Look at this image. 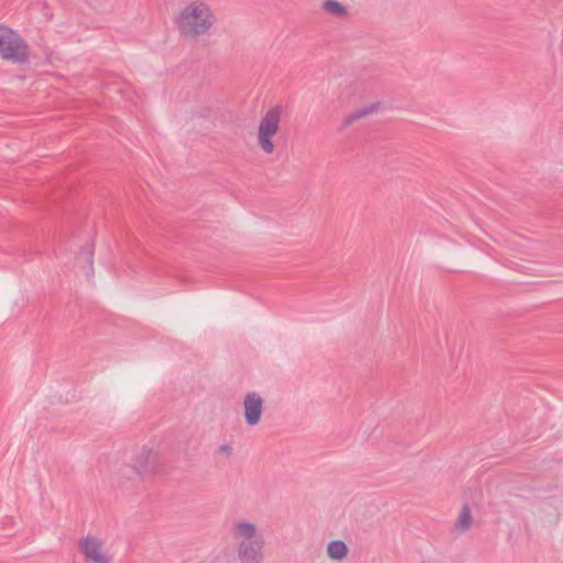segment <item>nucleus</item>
I'll return each mask as SVG.
<instances>
[{"label":"nucleus","mask_w":563,"mask_h":563,"mask_svg":"<svg viewBox=\"0 0 563 563\" xmlns=\"http://www.w3.org/2000/svg\"><path fill=\"white\" fill-rule=\"evenodd\" d=\"M232 538L236 543V556L240 563H262L265 539L255 523L247 520L233 522Z\"/></svg>","instance_id":"f257e3e1"},{"label":"nucleus","mask_w":563,"mask_h":563,"mask_svg":"<svg viewBox=\"0 0 563 563\" xmlns=\"http://www.w3.org/2000/svg\"><path fill=\"white\" fill-rule=\"evenodd\" d=\"M214 23L216 16L210 5L202 0L188 3L177 18L180 33L190 37L207 34Z\"/></svg>","instance_id":"f03ea898"},{"label":"nucleus","mask_w":563,"mask_h":563,"mask_svg":"<svg viewBox=\"0 0 563 563\" xmlns=\"http://www.w3.org/2000/svg\"><path fill=\"white\" fill-rule=\"evenodd\" d=\"M283 111V106L277 104L271 108L260 121L257 142L265 154H272L275 151L273 137L279 130Z\"/></svg>","instance_id":"7ed1b4c3"},{"label":"nucleus","mask_w":563,"mask_h":563,"mask_svg":"<svg viewBox=\"0 0 563 563\" xmlns=\"http://www.w3.org/2000/svg\"><path fill=\"white\" fill-rule=\"evenodd\" d=\"M0 56L16 63L25 62L29 56V47L23 38L3 25H0Z\"/></svg>","instance_id":"20e7f679"},{"label":"nucleus","mask_w":563,"mask_h":563,"mask_svg":"<svg viewBox=\"0 0 563 563\" xmlns=\"http://www.w3.org/2000/svg\"><path fill=\"white\" fill-rule=\"evenodd\" d=\"M244 418L247 426H256L264 411V399L255 391L247 393L243 399Z\"/></svg>","instance_id":"39448f33"},{"label":"nucleus","mask_w":563,"mask_h":563,"mask_svg":"<svg viewBox=\"0 0 563 563\" xmlns=\"http://www.w3.org/2000/svg\"><path fill=\"white\" fill-rule=\"evenodd\" d=\"M85 560L92 563H108V556L102 552L101 543L92 537H87L79 543Z\"/></svg>","instance_id":"423d86ee"},{"label":"nucleus","mask_w":563,"mask_h":563,"mask_svg":"<svg viewBox=\"0 0 563 563\" xmlns=\"http://www.w3.org/2000/svg\"><path fill=\"white\" fill-rule=\"evenodd\" d=\"M158 461L157 452L153 450H143L136 459L133 468L137 474H143L155 468Z\"/></svg>","instance_id":"0eeeda50"},{"label":"nucleus","mask_w":563,"mask_h":563,"mask_svg":"<svg viewBox=\"0 0 563 563\" xmlns=\"http://www.w3.org/2000/svg\"><path fill=\"white\" fill-rule=\"evenodd\" d=\"M327 552L330 559L341 561L347 554V547L343 541L334 540L328 544Z\"/></svg>","instance_id":"6e6552de"},{"label":"nucleus","mask_w":563,"mask_h":563,"mask_svg":"<svg viewBox=\"0 0 563 563\" xmlns=\"http://www.w3.org/2000/svg\"><path fill=\"white\" fill-rule=\"evenodd\" d=\"M472 515H471V510H470V507L467 505H465L461 511H460V515L455 521V529L460 532H465L467 531L471 526H472Z\"/></svg>","instance_id":"1a4fd4ad"},{"label":"nucleus","mask_w":563,"mask_h":563,"mask_svg":"<svg viewBox=\"0 0 563 563\" xmlns=\"http://www.w3.org/2000/svg\"><path fill=\"white\" fill-rule=\"evenodd\" d=\"M377 109V106L375 104H372V106H368V107H364L362 109H358L352 113H350L349 115H346L343 121H342V125L343 128H346L349 126L350 124H352L353 122L366 117L367 114L374 112L375 110Z\"/></svg>","instance_id":"9d476101"},{"label":"nucleus","mask_w":563,"mask_h":563,"mask_svg":"<svg viewBox=\"0 0 563 563\" xmlns=\"http://www.w3.org/2000/svg\"><path fill=\"white\" fill-rule=\"evenodd\" d=\"M322 8L327 13L335 18H343L347 13L346 8L336 0H325L322 3Z\"/></svg>","instance_id":"9b49d317"},{"label":"nucleus","mask_w":563,"mask_h":563,"mask_svg":"<svg viewBox=\"0 0 563 563\" xmlns=\"http://www.w3.org/2000/svg\"><path fill=\"white\" fill-rule=\"evenodd\" d=\"M218 453L230 456L232 454V446L229 443H223L218 448Z\"/></svg>","instance_id":"f8f14e48"}]
</instances>
